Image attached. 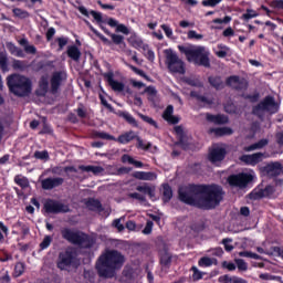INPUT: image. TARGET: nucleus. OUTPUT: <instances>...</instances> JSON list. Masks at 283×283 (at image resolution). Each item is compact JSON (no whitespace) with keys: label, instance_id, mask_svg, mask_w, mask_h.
<instances>
[{"label":"nucleus","instance_id":"obj_61","mask_svg":"<svg viewBox=\"0 0 283 283\" xmlns=\"http://www.w3.org/2000/svg\"><path fill=\"white\" fill-rule=\"evenodd\" d=\"M52 244V238L50 235H45L43 241L40 243V248L45 250Z\"/></svg>","mask_w":283,"mask_h":283},{"label":"nucleus","instance_id":"obj_51","mask_svg":"<svg viewBox=\"0 0 283 283\" xmlns=\"http://www.w3.org/2000/svg\"><path fill=\"white\" fill-rule=\"evenodd\" d=\"M92 32L95 34V36H98L105 45H112V41L107 39L103 33L98 32L96 29H92Z\"/></svg>","mask_w":283,"mask_h":283},{"label":"nucleus","instance_id":"obj_22","mask_svg":"<svg viewBox=\"0 0 283 283\" xmlns=\"http://www.w3.org/2000/svg\"><path fill=\"white\" fill-rule=\"evenodd\" d=\"M129 43L132 48H135V50H143V52H147V50H149V44L145 43L143 39L138 36H132L129 39Z\"/></svg>","mask_w":283,"mask_h":283},{"label":"nucleus","instance_id":"obj_43","mask_svg":"<svg viewBox=\"0 0 283 283\" xmlns=\"http://www.w3.org/2000/svg\"><path fill=\"white\" fill-rule=\"evenodd\" d=\"M258 17V12L253 9H247V12L242 14L241 19L243 21H251V19H255Z\"/></svg>","mask_w":283,"mask_h":283},{"label":"nucleus","instance_id":"obj_52","mask_svg":"<svg viewBox=\"0 0 283 283\" xmlns=\"http://www.w3.org/2000/svg\"><path fill=\"white\" fill-rule=\"evenodd\" d=\"M221 2L222 0H203L201 2V6H203V8H216V6H218Z\"/></svg>","mask_w":283,"mask_h":283},{"label":"nucleus","instance_id":"obj_17","mask_svg":"<svg viewBox=\"0 0 283 283\" xmlns=\"http://www.w3.org/2000/svg\"><path fill=\"white\" fill-rule=\"evenodd\" d=\"M104 78H106L113 92H123L125 90V84L123 82L114 80V72L104 73Z\"/></svg>","mask_w":283,"mask_h":283},{"label":"nucleus","instance_id":"obj_5","mask_svg":"<svg viewBox=\"0 0 283 283\" xmlns=\"http://www.w3.org/2000/svg\"><path fill=\"white\" fill-rule=\"evenodd\" d=\"M7 85L9 87V92L19 98H23L32 94V81L21 74L9 75L7 77Z\"/></svg>","mask_w":283,"mask_h":283},{"label":"nucleus","instance_id":"obj_21","mask_svg":"<svg viewBox=\"0 0 283 283\" xmlns=\"http://www.w3.org/2000/svg\"><path fill=\"white\" fill-rule=\"evenodd\" d=\"M206 118L208 123H213L214 125H227V123H229V117L224 115H213L207 113Z\"/></svg>","mask_w":283,"mask_h":283},{"label":"nucleus","instance_id":"obj_49","mask_svg":"<svg viewBox=\"0 0 283 283\" xmlns=\"http://www.w3.org/2000/svg\"><path fill=\"white\" fill-rule=\"evenodd\" d=\"M111 39L115 45H123V43H125V36L120 34L113 33L111 34Z\"/></svg>","mask_w":283,"mask_h":283},{"label":"nucleus","instance_id":"obj_58","mask_svg":"<svg viewBox=\"0 0 283 283\" xmlns=\"http://www.w3.org/2000/svg\"><path fill=\"white\" fill-rule=\"evenodd\" d=\"M270 8H273V10H283V0H272Z\"/></svg>","mask_w":283,"mask_h":283},{"label":"nucleus","instance_id":"obj_23","mask_svg":"<svg viewBox=\"0 0 283 283\" xmlns=\"http://www.w3.org/2000/svg\"><path fill=\"white\" fill-rule=\"evenodd\" d=\"M66 54L69 59H71L75 63H78V61H81L82 53L78 46L76 45H69L66 50Z\"/></svg>","mask_w":283,"mask_h":283},{"label":"nucleus","instance_id":"obj_26","mask_svg":"<svg viewBox=\"0 0 283 283\" xmlns=\"http://www.w3.org/2000/svg\"><path fill=\"white\" fill-rule=\"evenodd\" d=\"M78 169L81 171H86L87 174H94V176H98L101 174H103V171H105V169L102 166H85V165H81L78 166Z\"/></svg>","mask_w":283,"mask_h":283},{"label":"nucleus","instance_id":"obj_31","mask_svg":"<svg viewBox=\"0 0 283 283\" xmlns=\"http://www.w3.org/2000/svg\"><path fill=\"white\" fill-rule=\"evenodd\" d=\"M174 198V190L171 189V186L169 184L163 185V200L164 202H170Z\"/></svg>","mask_w":283,"mask_h":283},{"label":"nucleus","instance_id":"obj_2","mask_svg":"<svg viewBox=\"0 0 283 283\" xmlns=\"http://www.w3.org/2000/svg\"><path fill=\"white\" fill-rule=\"evenodd\" d=\"M125 265V255L118 250H106L102 253L95 264L97 275L105 280H112L116 272Z\"/></svg>","mask_w":283,"mask_h":283},{"label":"nucleus","instance_id":"obj_3","mask_svg":"<svg viewBox=\"0 0 283 283\" xmlns=\"http://www.w3.org/2000/svg\"><path fill=\"white\" fill-rule=\"evenodd\" d=\"M64 81H67V74H65V72L63 71L53 72L50 81L48 80V76L42 75L40 77L38 88L35 90V94L38 96H41L42 98H45V96H48V92H50V94H52L53 96H56Z\"/></svg>","mask_w":283,"mask_h":283},{"label":"nucleus","instance_id":"obj_10","mask_svg":"<svg viewBox=\"0 0 283 283\" xmlns=\"http://www.w3.org/2000/svg\"><path fill=\"white\" fill-rule=\"evenodd\" d=\"M250 182H253V175L248 172H239L228 177V184L230 187H239V189H244L250 185Z\"/></svg>","mask_w":283,"mask_h":283},{"label":"nucleus","instance_id":"obj_54","mask_svg":"<svg viewBox=\"0 0 283 283\" xmlns=\"http://www.w3.org/2000/svg\"><path fill=\"white\" fill-rule=\"evenodd\" d=\"M78 118H87V111L83 104H78L77 109H75Z\"/></svg>","mask_w":283,"mask_h":283},{"label":"nucleus","instance_id":"obj_62","mask_svg":"<svg viewBox=\"0 0 283 283\" xmlns=\"http://www.w3.org/2000/svg\"><path fill=\"white\" fill-rule=\"evenodd\" d=\"M245 101H250V103H258L260 101V93L255 92L254 94H248L244 96Z\"/></svg>","mask_w":283,"mask_h":283},{"label":"nucleus","instance_id":"obj_41","mask_svg":"<svg viewBox=\"0 0 283 283\" xmlns=\"http://www.w3.org/2000/svg\"><path fill=\"white\" fill-rule=\"evenodd\" d=\"M13 70H20V72H24V70H28V62L21 61V60H14Z\"/></svg>","mask_w":283,"mask_h":283},{"label":"nucleus","instance_id":"obj_36","mask_svg":"<svg viewBox=\"0 0 283 283\" xmlns=\"http://www.w3.org/2000/svg\"><path fill=\"white\" fill-rule=\"evenodd\" d=\"M176 145L187 151V149H189V146L191 145V143L189 142V136L181 135L180 137H178Z\"/></svg>","mask_w":283,"mask_h":283},{"label":"nucleus","instance_id":"obj_47","mask_svg":"<svg viewBox=\"0 0 283 283\" xmlns=\"http://www.w3.org/2000/svg\"><path fill=\"white\" fill-rule=\"evenodd\" d=\"M128 67L129 70H132V72H134L135 74H137L138 76H142V78H146V81L149 80V76H147V73H145V71L132 65V64H128Z\"/></svg>","mask_w":283,"mask_h":283},{"label":"nucleus","instance_id":"obj_9","mask_svg":"<svg viewBox=\"0 0 283 283\" xmlns=\"http://www.w3.org/2000/svg\"><path fill=\"white\" fill-rule=\"evenodd\" d=\"M164 54L166 56V66L170 74H185L187 72L185 61L174 50L166 49Z\"/></svg>","mask_w":283,"mask_h":283},{"label":"nucleus","instance_id":"obj_14","mask_svg":"<svg viewBox=\"0 0 283 283\" xmlns=\"http://www.w3.org/2000/svg\"><path fill=\"white\" fill-rule=\"evenodd\" d=\"M228 87H233L237 92H242L249 87V83L245 80H240L238 75H231L226 80Z\"/></svg>","mask_w":283,"mask_h":283},{"label":"nucleus","instance_id":"obj_48","mask_svg":"<svg viewBox=\"0 0 283 283\" xmlns=\"http://www.w3.org/2000/svg\"><path fill=\"white\" fill-rule=\"evenodd\" d=\"M198 265L202 266V268L212 266L213 265V260L211 258H209V256H202L198 261Z\"/></svg>","mask_w":283,"mask_h":283},{"label":"nucleus","instance_id":"obj_38","mask_svg":"<svg viewBox=\"0 0 283 283\" xmlns=\"http://www.w3.org/2000/svg\"><path fill=\"white\" fill-rule=\"evenodd\" d=\"M135 140L137 142L136 144L137 149H143V151H149V149H151V143L145 144V142L143 140V138H140V136L137 135Z\"/></svg>","mask_w":283,"mask_h":283},{"label":"nucleus","instance_id":"obj_33","mask_svg":"<svg viewBox=\"0 0 283 283\" xmlns=\"http://www.w3.org/2000/svg\"><path fill=\"white\" fill-rule=\"evenodd\" d=\"M211 134H214L216 136H231L233 134V129L230 127H219V128H211Z\"/></svg>","mask_w":283,"mask_h":283},{"label":"nucleus","instance_id":"obj_64","mask_svg":"<svg viewBox=\"0 0 283 283\" xmlns=\"http://www.w3.org/2000/svg\"><path fill=\"white\" fill-rule=\"evenodd\" d=\"M275 142H276V145H279V147H283V132H277L275 134Z\"/></svg>","mask_w":283,"mask_h":283},{"label":"nucleus","instance_id":"obj_4","mask_svg":"<svg viewBox=\"0 0 283 283\" xmlns=\"http://www.w3.org/2000/svg\"><path fill=\"white\" fill-rule=\"evenodd\" d=\"M61 235L63 240H66L70 244H75V247H80L81 249H93L94 244H96V239H94V237L83 231H74L71 228H62Z\"/></svg>","mask_w":283,"mask_h":283},{"label":"nucleus","instance_id":"obj_50","mask_svg":"<svg viewBox=\"0 0 283 283\" xmlns=\"http://www.w3.org/2000/svg\"><path fill=\"white\" fill-rule=\"evenodd\" d=\"M188 39H189L190 41H193V39H195L196 41H201V39H205V35H202V34L196 32L195 30H190V31H188Z\"/></svg>","mask_w":283,"mask_h":283},{"label":"nucleus","instance_id":"obj_57","mask_svg":"<svg viewBox=\"0 0 283 283\" xmlns=\"http://www.w3.org/2000/svg\"><path fill=\"white\" fill-rule=\"evenodd\" d=\"M229 242H233V239H229V238L222 239L221 244H223L228 253H231V251H233V245L229 244Z\"/></svg>","mask_w":283,"mask_h":283},{"label":"nucleus","instance_id":"obj_55","mask_svg":"<svg viewBox=\"0 0 283 283\" xmlns=\"http://www.w3.org/2000/svg\"><path fill=\"white\" fill-rule=\"evenodd\" d=\"M185 83L187 85H190V87H202V82H200L199 80H193V78H186Z\"/></svg>","mask_w":283,"mask_h":283},{"label":"nucleus","instance_id":"obj_37","mask_svg":"<svg viewBox=\"0 0 283 283\" xmlns=\"http://www.w3.org/2000/svg\"><path fill=\"white\" fill-rule=\"evenodd\" d=\"M120 118H124V120H126V123H128V125H132V127H138V122L136 120V118L129 114L128 112H122L119 114Z\"/></svg>","mask_w":283,"mask_h":283},{"label":"nucleus","instance_id":"obj_28","mask_svg":"<svg viewBox=\"0 0 283 283\" xmlns=\"http://www.w3.org/2000/svg\"><path fill=\"white\" fill-rule=\"evenodd\" d=\"M269 145L268 138H262L259 142L251 144L250 146H245L243 149L244 151H255V149H264Z\"/></svg>","mask_w":283,"mask_h":283},{"label":"nucleus","instance_id":"obj_45","mask_svg":"<svg viewBox=\"0 0 283 283\" xmlns=\"http://www.w3.org/2000/svg\"><path fill=\"white\" fill-rule=\"evenodd\" d=\"M240 258H251L252 260H262V256L255 252L242 251L239 253Z\"/></svg>","mask_w":283,"mask_h":283},{"label":"nucleus","instance_id":"obj_56","mask_svg":"<svg viewBox=\"0 0 283 283\" xmlns=\"http://www.w3.org/2000/svg\"><path fill=\"white\" fill-rule=\"evenodd\" d=\"M161 30L165 32L168 39H174V30L169 24H161Z\"/></svg>","mask_w":283,"mask_h":283},{"label":"nucleus","instance_id":"obj_16","mask_svg":"<svg viewBox=\"0 0 283 283\" xmlns=\"http://www.w3.org/2000/svg\"><path fill=\"white\" fill-rule=\"evenodd\" d=\"M65 182V179L62 177H49L41 181V187L44 189V191H52V189H56V187H61Z\"/></svg>","mask_w":283,"mask_h":283},{"label":"nucleus","instance_id":"obj_40","mask_svg":"<svg viewBox=\"0 0 283 283\" xmlns=\"http://www.w3.org/2000/svg\"><path fill=\"white\" fill-rule=\"evenodd\" d=\"M139 118H142V120H144V123H148V125H151V127H155V129H158V123L156 120H154V118L144 115L143 113L138 114Z\"/></svg>","mask_w":283,"mask_h":283},{"label":"nucleus","instance_id":"obj_59","mask_svg":"<svg viewBox=\"0 0 283 283\" xmlns=\"http://www.w3.org/2000/svg\"><path fill=\"white\" fill-rule=\"evenodd\" d=\"M55 41L59 45V50L61 51V50H63V48H65V45H67L70 40L65 36H61V38H56Z\"/></svg>","mask_w":283,"mask_h":283},{"label":"nucleus","instance_id":"obj_30","mask_svg":"<svg viewBox=\"0 0 283 283\" xmlns=\"http://www.w3.org/2000/svg\"><path fill=\"white\" fill-rule=\"evenodd\" d=\"M219 282L221 283H248L247 280L238 276H229V274H224L219 277Z\"/></svg>","mask_w":283,"mask_h":283},{"label":"nucleus","instance_id":"obj_19","mask_svg":"<svg viewBox=\"0 0 283 283\" xmlns=\"http://www.w3.org/2000/svg\"><path fill=\"white\" fill-rule=\"evenodd\" d=\"M138 135H136V132L128 130L122 135H119L117 138L115 137L114 142L119 143V145H129L132 140H136Z\"/></svg>","mask_w":283,"mask_h":283},{"label":"nucleus","instance_id":"obj_35","mask_svg":"<svg viewBox=\"0 0 283 283\" xmlns=\"http://www.w3.org/2000/svg\"><path fill=\"white\" fill-rule=\"evenodd\" d=\"M136 191H139V193H146L149 198H154V196H156V190L151 188V186L147 185L137 186Z\"/></svg>","mask_w":283,"mask_h":283},{"label":"nucleus","instance_id":"obj_29","mask_svg":"<svg viewBox=\"0 0 283 283\" xmlns=\"http://www.w3.org/2000/svg\"><path fill=\"white\" fill-rule=\"evenodd\" d=\"M91 136L92 138H99L101 140H116V137L103 130H92Z\"/></svg>","mask_w":283,"mask_h":283},{"label":"nucleus","instance_id":"obj_46","mask_svg":"<svg viewBox=\"0 0 283 283\" xmlns=\"http://www.w3.org/2000/svg\"><path fill=\"white\" fill-rule=\"evenodd\" d=\"M34 158L38 160H50V153H48V150H36L34 153Z\"/></svg>","mask_w":283,"mask_h":283},{"label":"nucleus","instance_id":"obj_20","mask_svg":"<svg viewBox=\"0 0 283 283\" xmlns=\"http://www.w3.org/2000/svg\"><path fill=\"white\" fill-rule=\"evenodd\" d=\"M174 255L167 250H164L159 253V264L161 269H171V260Z\"/></svg>","mask_w":283,"mask_h":283},{"label":"nucleus","instance_id":"obj_60","mask_svg":"<svg viewBox=\"0 0 283 283\" xmlns=\"http://www.w3.org/2000/svg\"><path fill=\"white\" fill-rule=\"evenodd\" d=\"M191 271H192V279L195 280V282L202 280V272H200V270H198V268L192 266Z\"/></svg>","mask_w":283,"mask_h":283},{"label":"nucleus","instance_id":"obj_25","mask_svg":"<svg viewBox=\"0 0 283 283\" xmlns=\"http://www.w3.org/2000/svg\"><path fill=\"white\" fill-rule=\"evenodd\" d=\"M85 206L87 207L88 211H103V203H101V200L90 198L86 202Z\"/></svg>","mask_w":283,"mask_h":283},{"label":"nucleus","instance_id":"obj_63","mask_svg":"<svg viewBox=\"0 0 283 283\" xmlns=\"http://www.w3.org/2000/svg\"><path fill=\"white\" fill-rule=\"evenodd\" d=\"M235 263H237V268L240 271H248L249 270V265L244 262V260L238 259V260H235Z\"/></svg>","mask_w":283,"mask_h":283},{"label":"nucleus","instance_id":"obj_18","mask_svg":"<svg viewBox=\"0 0 283 283\" xmlns=\"http://www.w3.org/2000/svg\"><path fill=\"white\" fill-rule=\"evenodd\" d=\"M164 120H167L169 125H178L180 123V118L174 116V105H168L163 113Z\"/></svg>","mask_w":283,"mask_h":283},{"label":"nucleus","instance_id":"obj_1","mask_svg":"<svg viewBox=\"0 0 283 283\" xmlns=\"http://www.w3.org/2000/svg\"><path fill=\"white\" fill-rule=\"evenodd\" d=\"M178 198L184 205L211 211L224 200V190L216 184H188L178 188Z\"/></svg>","mask_w":283,"mask_h":283},{"label":"nucleus","instance_id":"obj_34","mask_svg":"<svg viewBox=\"0 0 283 283\" xmlns=\"http://www.w3.org/2000/svg\"><path fill=\"white\" fill-rule=\"evenodd\" d=\"M13 181L18 187H21V189H28V187H30V180H28V177H23L22 175H17Z\"/></svg>","mask_w":283,"mask_h":283},{"label":"nucleus","instance_id":"obj_32","mask_svg":"<svg viewBox=\"0 0 283 283\" xmlns=\"http://www.w3.org/2000/svg\"><path fill=\"white\" fill-rule=\"evenodd\" d=\"M190 97L196 98L198 103H205V105H213V101L207 98V96L200 95V92L198 91H191Z\"/></svg>","mask_w":283,"mask_h":283},{"label":"nucleus","instance_id":"obj_11","mask_svg":"<svg viewBox=\"0 0 283 283\" xmlns=\"http://www.w3.org/2000/svg\"><path fill=\"white\" fill-rule=\"evenodd\" d=\"M224 158H227V148L216 146L209 149L208 160L211 165H214V167H220Z\"/></svg>","mask_w":283,"mask_h":283},{"label":"nucleus","instance_id":"obj_12","mask_svg":"<svg viewBox=\"0 0 283 283\" xmlns=\"http://www.w3.org/2000/svg\"><path fill=\"white\" fill-rule=\"evenodd\" d=\"M260 171L263 176H266V178H277V176H282L283 174V166L280 161H270L261 167Z\"/></svg>","mask_w":283,"mask_h":283},{"label":"nucleus","instance_id":"obj_27","mask_svg":"<svg viewBox=\"0 0 283 283\" xmlns=\"http://www.w3.org/2000/svg\"><path fill=\"white\" fill-rule=\"evenodd\" d=\"M133 176L136 178V180H156V178H158L156 172L151 171H135Z\"/></svg>","mask_w":283,"mask_h":283},{"label":"nucleus","instance_id":"obj_42","mask_svg":"<svg viewBox=\"0 0 283 283\" xmlns=\"http://www.w3.org/2000/svg\"><path fill=\"white\" fill-rule=\"evenodd\" d=\"M0 69L2 72H8V55L4 52H0Z\"/></svg>","mask_w":283,"mask_h":283},{"label":"nucleus","instance_id":"obj_44","mask_svg":"<svg viewBox=\"0 0 283 283\" xmlns=\"http://www.w3.org/2000/svg\"><path fill=\"white\" fill-rule=\"evenodd\" d=\"M251 200H262V198H266V195L264 193V189H260L258 191L250 192Z\"/></svg>","mask_w":283,"mask_h":283},{"label":"nucleus","instance_id":"obj_8","mask_svg":"<svg viewBox=\"0 0 283 283\" xmlns=\"http://www.w3.org/2000/svg\"><path fill=\"white\" fill-rule=\"evenodd\" d=\"M264 112L268 114H277L280 112V105L275 102V97L268 95L258 105L252 107L253 116L264 118Z\"/></svg>","mask_w":283,"mask_h":283},{"label":"nucleus","instance_id":"obj_13","mask_svg":"<svg viewBox=\"0 0 283 283\" xmlns=\"http://www.w3.org/2000/svg\"><path fill=\"white\" fill-rule=\"evenodd\" d=\"M45 213H70V206L61 203L54 199H46L44 202Z\"/></svg>","mask_w":283,"mask_h":283},{"label":"nucleus","instance_id":"obj_24","mask_svg":"<svg viewBox=\"0 0 283 283\" xmlns=\"http://www.w3.org/2000/svg\"><path fill=\"white\" fill-rule=\"evenodd\" d=\"M208 83L211 85V87H214V90H224V81H222L220 75L209 76Z\"/></svg>","mask_w":283,"mask_h":283},{"label":"nucleus","instance_id":"obj_53","mask_svg":"<svg viewBox=\"0 0 283 283\" xmlns=\"http://www.w3.org/2000/svg\"><path fill=\"white\" fill-rule=\"evenodd\" d=\"M14 17H19L20 19H25L27 17H29L30 13H28V11L22 10L20 8H14L12 10Z\"/></svg>","mask_w":283,"mask_h":283},{"label":"nucleus","instance_id":"obj_6","mask_svg":"<svg viewBox=\"0 0 283 283\" xmlns=\"http://www.w3.org/2000/svg\"><path fill=\"white\" fill-rule=\"evenodd\" d=\"M178 50L181 54H185L189 63L193 61L195 65H201L202 67H211V61L209 60V55L205 54V48L178 45Z\"/></svg>","mask_w":283,"mask_h":283},{"label":"nucleus","instance_id":"obj_7","mask_svg":"<svg viewBox=\"0 0 283 283\" xmlns=\"http://www.w3.org/2000/svg\"><path fill=\"white\" fill-rule=\"evenodd\" d=\"M56 266L60 271H67V269L78 266V253L74 248H67L65 251L59 253Z\"/></svg>","mask_w":283,"mask_h":283},{"label":"nucleus","instance_id":"obj_15","mask_svg":"<svg viewBox=\"0 0 283 283\" xmlns=\"http://www.w3.org/2000/svg\"><path fill=\"white\" fill-rule=\"evenodd\" d=\"M239 160L244 163V165H249L250 167H255V165H260L262 160H264V153H254L252 155H242Z\"/></svg>","mask_w":283,"mask_h":283},{"label":"nucleus","instance_id":"obj_39","mask_svg":"<svg viewBox=\"0 0 283 283\" xmlns=\"http://www.w3.org/2000/svg\"><path fill=\"white\" fill-rule=\"evenodd\" d=\"M25 273V264L23 262H18L14 266L13 275L14 277H21Z\"/></svg>","mask_w":283,"mask_h":283}]
</instances>
